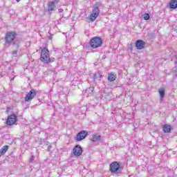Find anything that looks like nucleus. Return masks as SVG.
Segmentation results:
<instances>
[{
  "instance_id": "nucleus-1",
  "label": "nucleus",
  "mask_w": 177,
  "mask_h": 177,
  "mask_svg": "<svg viewBox=\"0 0 177 177\" xmlns=\"http://www.w3.org/2000/svg\"><path fill=\"white\" fill-rule=\"evenodd\" d=\"M40 61L41 62V63H44L45 64H49V63H53V62H55V58H50V54L49 53V49H48V46L44 48L40 47Z\"/></svg>"
},
{
  "instance_id": "nucleus-2",
  "label": "nucleus",
  "mask_w": 177,
  "mask_h": 177,
  "mask_svg": "<svg viewBox=\"0 0 177 177\" xmlns=\"http://www.w3.org/2000/svg\"><path fill=\"white\" fill-rule=\"evenodd\" d=\"M89 45L92 49H97L103 45V39L99 37H92L89 41Z\"/></svg>"
},
{
  "instance_id": "nucleus-3",
  "label": "nucleus",
  "mask_w": 177,
  "mask_h": 177,
  "mask_svg": "<svg viewBox=\"0 0 177 177\" xmlns=\"http://www.w3.org/2000/svg\"><path fill=\"white\" fill-rule=\"evenodd\" d=\"M17 35V33H16V32L15 31L8 32L4 37L6 44H12V42H13L15 39H16Z\"/></svg>"
},
{
  "instance_id": "nucleus-4",
  "label": "nucleus",
  "mask_w": 177,
  "mask_h": 177,
  "mask_svg": "<svg viewBox=\"0 0 177 177\" xmlns=\"http://www.w3.org/2000/svg\"><path fill=\"white\" fill-rule=\"evenodd\" d=\"M121 165H120V162H113L109 165V171L112 174H118L120 172V168Z\"/></svg>"
},
{
  "instance_id": "nucleus-5",
  "label": "nucleus",
  "mask_w": 177,
  "mask_h": 177,
  "mask_svg": "<svg viewBox=\"0 0 177 177\" xmlns=\"http://www.w3.org/2000/svg\"><path fill=\"white\" fill-rule=\"evenodd\" d=\"M100 13V11L99 10V8L97 7H95L92 12L91 13L90 16L88 17V19L90 20L91 23H93L97 17H99V15Z\"/></svg>"
},
{
  "instance_id": "nucleus-6",
  "label": "nucleus",
  "mask_w": 177,
  "mask_h": 177,
  "mask_svg": "<svg viewBox=\"0 0 177 177\" xmlns=\"http://www.w3.org/2000/svg\"><path fill=\"white\" fill-rule=\"evenodd\" d=\"M16 122H17V115L15 114L8 115L6 120V125L10 127H12V125H16Z\"/></svg>"
},
{
  "instance_id": "nucleus-7",
  "label": "nucleus",
  "mask_w": 177,
  "mask_h": 177,
  "mask_svg": "<svg viewBox=\"0 0 177 177\" xmlns=\"http://www.w3.org/2000/svg\"><path fill=\"white\" fill-rule=\"evenodd\" d=\"M86 136H88V133L86 132V131L83 130L82 131H80L76 135L75 139L76 142H81V140H84V139H85V138H86Z\"/></svg>"
},
{
  "instance_id": "nucleus-8",
  "label": "nucleus",
  "mask_w": 177,
  "mask_h": 177,
  "mask_svg": "<svg viewBox=\"0 0 177 177\" xmlns=\"http://www.w3.org/2000/svg\"><path fill=\"white\" fill-rule=\"evenodd\" d=\"M35 96H37V91L34 89L30 90L25 96V102H31Z\"/></svg>"
},
{
  "instance_id": "nucleus-9",
  "label": "nucleus",
  "mask_w": 177,
  "mask_h": 177,
  "mask_svg": "<svg viewBox=\"0 0 177 177\" xmlns=\"http://www.w3.org/2000/svg\"><path fill=\"white\" fill-rule=\"evenodd\" d=\"M82 147L80 145H75L73 148V153L75 157H80L82 155Z\"/></svg>"
},
{
  "instance_id": "nucleus-10",
  "label": "nucleus",
  "mask_w": 177,
  "mask_h": 177,
  "mask_svg": "<svg viewBox=\"0 0 177 177\" xmlns=\"http://www.w3.org/2000/svg\"><path fill=\"white\" fill-rule=\"evenodd\" d=\"M145 45H146V43L142 40H137L136 42V48L139 50L143 49V48H145Z\"/></svg>"
},
{
  "instance_id": "nucleus-11",
  "label": "nucleus",
  "mask_w": 177,
  "mask_h": 177,
  "mask_svg": "<svg viewBox=\"0 0 177 177\" xmlns=\"http://www.w3.org/2000/svg\"><path fill=\"white\" fill-rule=\"evenodd\" d=\"M55 8H56V5H55V1H50L48 3V12H53V10H55Z\"/></svg>"
},
{
  "instance_id": "nucleus-12",
  "label": "nucleus",
  "mask_w": 177,
  "mask_h": 177,
  "mask_svg": "<svg viewBox=\"0 0 177 177\" xmlns=\"http://www.w3.org/2000/svg\"><path fill=\"white\" fill-rule=\"evenodd\" d=\"M171 125L168 124H165L162 126V131L165 133H169V132H171Z\"/></svg>"
},
{
  "instance_id": "nucleus-13",
  "label": "nucleus",
  "mask_w": 177,
  "mask_h": 177,
  "mask_svg": "<svg viewBox=\"0 0 177 177\" xmlns=\"http://www.w3.org/2000/svg\"><path fill=\"white\" fill-rule=\"evenodd\" d=\"M8 150H9V145L3 146L0 150V157L1 156H3Z\"/></svg>"
},
{
  "instance_id": "nucleus-14",
  "label": "nucleus",
  "mask_w": 177,
  "mask_h": 177,
  "mask_svg": "<svg viewBox=\"0 0 177 177\" xmlns=\"http://www.w3.org/2000/svg\"><path fill=\"white\" fill-rule=\"evenodd\" d=\"M108 80L111 82H113L115 81V80H117V75H114L113 73H109L108 75Z\"/></svg>"
},
{
  "instance_id": "nucleus-15",
  "label": "nucleus",
  "mask_w": 177,
  "mask_h": 177,
  "mask_svg": "<svg viewBox=\"0 0 177 177\" xmlns=\"http://www.w3.org/2000/svg\"><path fill=\"white\" fill-rule=\"evenodd\" d=\"M170 9H176L177 8V0H171L169 3Z\"/></svg>"
},
{
  "instance_id": "nucleus-16",
  "label": "nucleus",
  "mask_w": 177,
  "mask_h": 177,
  "mask_svg": "<svg viewBox=\"0 0 177 177\" xmlns=\"http://www.w3.org/2000/svg\"><path fill=\"white\" fill-rule=\"evenodd\" d=\"M102 139V136L97 134H93L91 138L92 142H97Z\"/></svg>"
},
{
  "instance_id": "nucleus-17",
  "label": "nucleus",
  "mask_w": 177,
  "mask_h": 177,
  "mask_svg": "<svg viewBox=\"0 0 177 177\" xmlns=\"http://www.w3.org/2000/svg\"><path fill=\"white\" fill-rule=\"evenodd\" d=\"M158 92H159V95H160L161 99L165 97V90L164 89V88H160Z\"/></svg>"
},
{
  "instance_id": "nucleus-18",
  "label": "nucleus",
  "mask_w": 177,
  "mask_h": 177,
  "mask_svg": "<svg viewBox=\"0 0 177 177\" xmlns=\"http://www.w3.org/2000/svg\"><path fill=\"white\" fill-rule=\"evenodd\" d=\"M149 19H150V15H149V13H145L144 20H149Z\"/></svg>"
},
{
  "instance_id": "nucleus-19",
  "label": "nucleus",
  "mask_w": 177,
  "mask_h": 177,
  "mask_svg": "<svg viewBox=\"0 0 177 177\" xmlns=\"http://www.w3.org/2000/svg\"><path fill=\"white\" fill-rule=\"evenodd\" d=\"M29 161L30 162H32L34 161V156H31Z\"/></svg>"
},
{
  "instance_id": "nucleus-20",
  "label": "nucleus",
  "mask_w": 177,
  "mask_h": 177,
  "mask_svg": "<svg viewBox=\"0 0 177 177\" xmlns=\"http://www.w3.org/2000/svg\"><path fill=\"white\" fill-rule=\"evenodd\" d=\"M56 3H59V0H55Z\"/></svg>"
},
{
  "instance_id": "nucleus-21",
  "label": "nucleus",
  "mask_w": 177,
  "mask_h": 177,
  "mask_svg": "<svg viewBox=\"0 0 177 177\" xmlns=\"http://www.w3.org/2000/svg\"><path fill=\"white\" fill-rule=\"evenodd\" d=\"M17 1V2H20V0H16Z\"/></svg>"
}]
</instances>
